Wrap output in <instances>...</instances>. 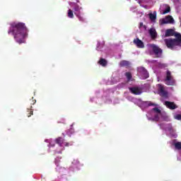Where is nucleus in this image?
I'll return each instance as SVG.
<instances>
[{
  "label": "nucleus",
  "mask_w": 181,
  "mask_h": 181,
  "mask_svg": "<svg viewBox=\"0 0 181 181\" xmlns=\"http://www.w3.org/2000/svg\"><path fill=\"white\" fill-rule=\"evenodd\" d=\"M28 28L23 23H13L8 30V35L12 33L14 40L18 45L25 43V39L28 37Z\"/></svg>",
  "instance_id": "1"
},
{
  "label": "nucleus",
  "mask_w": 181,
  "mask_h": 181,
  "mask_svg": "<svg viewBox=\"0 0 181 181\" xmlns=\"http://www.w3.org/2000/svg\"><path fill=\"white\" fill-rule=\"evenodd\" d=\"M165 37L175 36V38H167L164 40L165 44L168 49L173 50L176 46H181V34L176 33L173 29H168L165 34Z\"/></svg>",
  "instance_id": "2"
},
{
  "label": "nucleus",
  "mask_w": 181,
  "mask_h": 181,
  "mask_svg": "<svg viewBox=\"0 0 181 181\" xmlns=\"http://www.w3.org/2000/svg\"><path fill=\"white\" fill-rule=\"evenodd\" d=\"M81 11H83V8L78 4H76L74 6V15H76L78 21H80V22H86V18H84V16H83V13H81Z\"/></svg>",
  "instance_id": "3"
},
{
  "label": "nucleus",
  "mask_w": 181,
  "mask_h": 181,
  "mask_svg": "<svg viewBox=\"0 0 181 181\" xmlns=\"http://www.w3.org/2000/svg\"><path fill=\"white\" fill-rule=\"evenodd\" d=\"M165 83L167 86H175V79L172 76V73L169 70H168L166 72Z\"/></svg>",
  "instance_id": "4"
},
{
  "label": "nucleus",
  "mask_w": 181,
  "mask_h": 181,
  "mask_svg": "<svg viewBox=\"0 0 181 181\" xmlns=\"http://www.w3.org/2000/svg\"><path fill=\"white\" fill-rule=\"evenodd\" d=\"M150 47L152 49V51L153 52L156 57H161L163 50L162 49L159 48L155 44H151Z\"/></svg>",
  "instance_id": "5"
},
{
  "label": "nucleus",
  "mask_w": 181,
  "mask_h": 181,
  "mask_svg": "<svg viewBox=\"0 0 181 181\" xmlns=\"http://www.w3.org/2000/svg\"><path fill=\"white\" fill-rule=\"evenodd\" d=\"M138 71L140 73L142 80H146L149 77V74L144 67L138 68Z\"/></svg>",
  "instance_id": "6"
},
{
  "label": "nucleus",
  "mask_w": 181,
  "mask_h": 181,
  "mask_svg": "<svg viewBox=\"0 0 181 181\" xmlns=\"http://www.w3.org/2000/svg\"><path fill=\"white\" fill-rule=\"evenodd\" d=\"M161 25H166L168 23H173L175 22V19L172 16H167L165 18H163L160 21Z\"/></svg>",
  "instance_id": "7"
},
{
  "label": "nucleus",
  "mask_w": 181,
  "mask_h": 181,
  "mask_svg": "<svg viewBox=\"0 0 181 181\" xmlns=\"http://www.w3.org/2000/svg\"><path fill=\"white\" fill-rule=\"evenodd\" d=\"M129 90L132 94H134V95H140V94H142V89L141 88L131 87L129 88Z\"/></svg>",
  "instance_id": "8"
},
{
  "label": "nucleus",
  "mask_w": 181,
  "mask_h": 181,
  "mask_svg": "<svg viewBox=\"0 0 181 181\" xmlns=\"http://www.w3.org/2000/svg\"><path fill=\"white\" fill-rule=\"evenodd\" d=\"M158 94L161 97H168V92L165 90V88L162 85H158Z\"/></svg>",
  "instance_id": "9"
},
{
  "label": "nucleus",
  "mask_w": 181,
  "mask_h": 181,
  "mask_svg": "<svg viewBox=\"0 0 181 181\" xmlns=\"http://www.w3.org/2000/svg\"><path fill=\"white\" fill-rule=\"evenodd\" d=\"M133 43L136 45L139 49H144L145 47V45H144V42L139 40V38L134 39Z\"/></svg>",
  "instance_id": "10"
},
{
  "label": "nucleus",
  "mask_w": 181,
  "mask_h": 181,
  "mask_svg": "<svg viewBox=\"0 0 181 181\" xmlns=\"http://www.w3.org/2000/svg\"><path fill=\"white\" fill-rule=\"evenodd\" d=\"M165 105L170 110H176V108H177V105H176L173 102L165 101Z\"/></svg>",
  "instance_id": "11"
},
{
  "label": "nucleus",
  "mask_w": 181,
  "mask_h": 181,
  "mask_svg": "<svg viewBox=\"0 0 181 181\" xmlns=\"http://www.w3.org/2000/svg\"><path fill=\"white\" fill-rule=\"evenodd\" d=\"M148 32H149V35L152 37V39H156V36H158V34L156 33V29L151 28Z\"/></svg>",
  "instance_id": "12"
},
{
  "label": "nucleus",
  "mask_w": 181,
  "mask_h": 181,
  "mask_svg": "<svg viewBox=\"0 0 181 181\" xmlns=\"http://www.w3.org/2000/svg\"><path fill=\"white\" fill-rule=\"evenodd\" d=\"M130 64H131V62L127 60H122L119 63L120 67H129Z\"/></svg>",
  "instance_id": "13"
},
{
  "label": "nucleus",
  "mask_w": 181,
  "mask_h": 181,
  "mask_svg": "<svg viewBox=\"0 0 181 181\" xmlns=\"http://www.w3.org/2000/svg\"><path fill=\"white\" fill-rule=\"evenodd\" d=\"M98 63L103 67H105L108 64V62L104 58H100Z\"/></svg>",
  "instance_id": "14"
},
{
  "label": "nucleus",
  "mask_w": 181,
  "mask_h": 181,
  "mask_svg": "<svg viewBox=\"0 0 181 181\" xmlns=\"http://www.w3.org/2000/svg\"><path fill=\"white\" fill-rule=\"evenodd\" d=\"M55 142L59 145V146H62L64 144V139L62 137H58L55 139Z\"/></svg>",
  "instance_id": "15"
},
{
  "label": "nucleus",
  "mask_w": 181,
  "mask_h": 181,
  "mask_svg": "<svg viewBox=\"0 0 181 181\" xmlns=\"http://www.w3.org/2000/svg\"><path fill=\"white\" fill-rule=\"evenodd\" d=\"M149 19L151 21H156V11H153V13H150L148 14Z\"/></svg>",
  "instance_id": "16"
},
{
  "label": "nucleus",
  "mask_w": 181,
  "mask_h": 181,
  "mask_svg": "<svg viewBox=\"0 0 181 181\" xmlns=\"http://www.w3.org/2000/svg\"><path fill=\"white\" fill-rule=\"evenodd\" d=\"M165 131H169V132H173V127H172V124H168L165 125V127L164 128Z\"/></svg>",
  "instance_id": "17"
},
{
  "label": "nucleus",
  "mask_w": 181,
  "mask_h": 181,
  "mask_svg": "<svg viewBox=\"0 0 181 181\" xmlns=\"http://www.w3.org/2000/svg\"><path fill=\"white\" fill-rule=\"evenodd\" d=\"M124 76L127 77V81L132 80V74H131V72H126Z\"/></svg>",
  "instance_id": "18"
},
{
  "label": "nucleus",
  "mask_w": 181,
  "mask_h": 181,
  "mask_svg": "<svg viewBox=\"0 0 181 181\" xmlns=\"http://www.w3.org/2000/svg\"><path fill=\"white\" fill-rule=\"evenodd\" d=\"M68 18H70L71 19H73L74 18V13L73 12V10L69 9L68 10Z\"/></svg>",
  "instance_id": "19"
},
{
  "label": "nucleus",
  "mask_w": 181,
  "mask_h": 181,
  "mask_svg": "<svg viewBox=\"0 0 181 181\" xmlns=\"http://www.w3.org/2000/svg\"><path fill=\"white\" fill-rule=\"evenodd\" d=\"M174 146H175V149H177L178 151H181V142L180 141L174 143Z\"/></svg>",
  "instance_id": "20"
},
{
  "label": "nucleus",
  "mask_w": 181,
  "mask_h": 181,
  "mask_svg": "<svg viewBox=\"0 0 181 181\" xmlns=\"http://www.w3.org/2000/svg\"><path fill=\"white\" fill-rule=\"evenodd\" d=\"M27 115L28 117L33 115V110H32V106H30V108H27Z\"/></svg>",
  "instance_id": "21"
},
{
  "label": "nucleus",
  "mask_w": 181,
  "mask_h": 181,
  "mask_svg": "<svg viewBox=\"0 0 181 181\" xmlns=\"http://www.w3.org/2000/svg\"><path fill=\"white\" fill-rule=\"evenodd\" d=\"M170 12V6H166V8L163 11L162 15H165V13H169Z\"/></svg>",
  "instance_id": "22"
},
{
  "label": "nucleus",
  "mask_w": 181,
  "mask_h": 181,
  "mask_svg": "<svg viewBox=\"0 0 181 181\" xmlns=\"http://www.w3.org/2000/svg\"><path fill=\"white\" fill-rule=\"evenodd\" d=\"M28 104H30V105H35V104H36V99H35V98H32L29 101H28Z\"/></svg>",
  "instance_id": "23"
},
{
  "label": "nucleus",
  "mask_w": 181,
  "mask_h": 181,
  "mask_svg": "<svg viewBox=\"0 0 181 181\" xmlns=\"http://www.w3.org/2000/svg\"><path fill=\"white\" fill-rule=\"evenodd\" d=\"M152 111H154L156 114H162V111L160 110L158 107H154L152 109Z\"/></svg>",
  "instance_id": "24"
},
{
  "label": "nucleus",
  "mask_w": 181,
  "mask_h": 181,
  "mask_svg": "<svg viewBox=\"0 0 181 181\" xmlns=\"http://www.w3.org/2000/svg\"><path fill=\"white\" fill-rule=\"evenodd\" d=\"M151 120L155 121L156 122H158V121H159V115L158 114L155 115L154 117Z\"/></svg>",
  "instance_id": "25"
},
{
  "label": "nucleus",
  "mask_w": 181,
  "mask_h": 181,
  "mask_svg": "<svg viewBox=\"0 0 181 181\" xmlns=\"http://www.w3.org/2000/svg\"><path fill=\"white\" fill-rule=\"evenodd\" d=\"M156 105H156V104H155V103H153L152 102H148V107H156Z\"/></svg>",
  "instance_id": "26"
},
{
  "label": "nucleus",
  "mask_w": 181,
  "mask_h": 181,
  "mask_svg": "<svg viewBox=\"0 0 181 181\" xmlns=\"http://www.w3.org/2000/svg\"><path fill=\"white\" fill-rule=\"evenodd\" d=\"M175 119H177V121H181V115H176Z\"/></svg>",
  "instance_id": "27"
},
{
  "label": "nucleus",
  "mask_w": 181,
  "mask_h": 181,
  "mask_svg": "<svg viewBox=\"0 0 181 181\" xmlns=\"http://www.w3.org/2000/svg\"><path fill=\"white\" fill-rule=\"evenodd\" d=\"M72 163H73V165H78V163H80V161L78 160H74Z\"/></svg>",
  "instance_id": "28"
},
{
  "label": "nucleus",
  "mask_w": 181,
  "mask_h": 181,
  "mask_svg": "<svg viewBox=\"0 0 181 181\" xmlns=\"http://www.w3.org/2000/svg\"><path fill=\"white\" fill-rule=\"evenodd\" d=\"M59 158H55V163L57 165V166H59V162H57Z\"/></svg>",
  "instance_id": "29"
},
{
  "label": "nucleus",
  "mask_w": 181,
  "mask_h": 181,
  "mask_svg": "<svg viewBox=\"0 0 181 181\" xmlns=\"http://www.w3.org/2000/svg\"><path fill=\"white\" fill-rule=\"evenodd\" d=\"M144 26V23H139V28Z\"/></svg>",
  "instance_id": "30"
},
{
  "label": "nucleus",
  "mask_w": 181,
  "mask_h": 181,
  "mask_svg": "<svg viewBox=\"0 0 181 181\" xmlns=\"http://www.w3.org/2000/svg\"><path fill=\"white\" fill-rule=\"evenodd\" d=\"M160 128H163V124H160Z\"/></svg>",
  "instance_id": "31"
},
{
  "label": "nucleus",
  "mask_w": 181,
  "mask_h": 181,
  "mask_svg": "<svg viewBox=\"0 0 181 181\" xmlns=\"http://www.w3.org/2000/svg\"><path fill=\"white\" fill-rule=\"evenodd\" d=\"M65 146H69V143H66Z\"/></svg>",
  "instance_id": "32"
},
{
  "label": "nucleus",
  "mask_w": 181,
  "mask_h": 181,
  "mask_svg": "<svg viewBox=\"0 0 181 181\" xmlns=\"http://www.w3.org/2000/svg\"><path fill=\"white\" fill-rule=\"evenodd\" d=\"M96 49H97V50H100V47L98 46L97 47Z\"/></svg>",
  "instance_id": "33"
},
{
  "label": "nucleus",
  "mask_w": 181,
  "mask_h": 181,
  "mask_svg": "<svg viewBox=\"0 0 181 181\" xmlns=\"http://www.w3.org/2000/svg\"><path fill=\"white\" fill-rule=\"evenodd\" d=\"M98 46H100V43H98Z\"/></svg>",
  "instance_id": "34"
}]
</instances>
